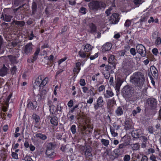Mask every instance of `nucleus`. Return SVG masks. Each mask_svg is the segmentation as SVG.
<instances>
[{
  "label": "nucleus",
  "mask_w": 161,
  "mask_h": 161,
  "mask_svg": "<svg viewBox=\"0 0 161 161\" xmlns=\"http://www.w3.org/2000/svg\"><path fill=\"white\" fill-rule=\"evenodd\" d=\"M12 96V94H10L8 96V97L6 98V100L5 101V103L6 105L8 106V102L11 98Z\"/></svg>",
  "instance_id": "c03bdc74"
},
{
  "label": "nucleus",
  "mask_w": 161,
  "mask_h": 161,
  "mask_svg": "<svg viewBox=\"0 0 161 161\" xmlns=\"http://www.w3.org/2000/svg\"><path fill=\"white\" fill-rule=\"evenodd\" d=\"M105 89V86L104 85H101L98 88V90L99 92H101L103 91Z\"/></svg>",
  "instance_id": "603ef678"
},
{
  "label": "nucleus",
  "mask_w": 161,
  "mask_h": 161,
  "mask_svg": "<svg viewBox=\"0 0 161 161\" xmlns=\"http://www.w3.org/2000/svg\"><path fill=\"white\" fill-rule=\"evenodd\" d=\"M124 110L123 107L119 106L115 110V114L118 116H121L123 114Z\"/></svg>",
  "instance_id": "f8f14e48"
},
{
  "label": "nucleus",
  "mask_w": 161,
  "mask_h": 161,
  "mask_svg": "<svg viewBox=\"0 0 161 161\" xmlns=\"http://www.w3.org/2000/svg\"><path fill=\"white\" fill-rule=\"evenodd\" d=\"M12 156L13 158L15 159H18V154L16 153L12 152Z\"/></svg>",
  "instance_id": "bf43d9fd"
},
{
  "label": "nucleus",
  "mask_w": 161,
  "mask_h": 161,
  "mask_svg": "<svg viewBox=\"0 0 161 161\" xmlns=\"http://www.w3.org/2000/svg\"><path fill=\"white\" fill-rule=\"evenodd\" d=\"M110 132L112 136L114 137H115L118 136V133L117 132H115L114 129L111 126H110Z\"/></svg>",
  "instance_id": "c9c22d12"
},
{
  "label": "nucleus",
  "mask_w": 161,
  "mask_h": 161,
  "mask_svg": "<svg viewBox=\"0 0 161 161\" xmlns=\"http://www.w3.org/2000/svg\"><path fill=\"white\" fill-rule=\"evenodd\" d=\"M37 7L36 3L35 2H33L32 5V14H35Z\"/></svg>",
  "instance_id": "c756f323"
},
{
  "label": "nucleus",
  "mask_w": 161,
  "mask_h": 161,
  "mask_svg": "<svg viewBox=\"0 0 161 161\" xmlns=\"http://www.w3.org/2000/svg\"><path fill=\"white\" fill-rule=\"evenodd\" d=\"M40 92L37 95L38 97L40 100L42 99H44L45 98V96L47 93V92L45 89H43L42 91H40Z\"/></svg>",
  "instance_id": "a211bd4d"
},
{
  "label": "nucleus",
  "mask_w": 161,
  "mask_h": 161,
  "mask_svg": "<svg viewBox=\"0 0 161 161\" xmlns=\"http://www.w3.org/2000/svg\"><path fill=\"white\" fill-rule=\"evenodd\" d=\"M140 161H148V158L147 156L145 155H142V157Z\"/></svg>",
  "instance_id": "5fc2aeb1"
},
{
  "label": "nucleus",
  "mask_w": 161,
  "mask_h": 161,
  "mask_svg": "<svg viewBox=\"0 0 161 161\" xmlns=\"http://www.w3.org/2000/svg\"><path fill=\"white\" fill-rule=\"evenodd\" d=\"M55 145L52 143H48L47 146L46 151L53 150L52 149L55 148Z\"/></svg>",
  "instance_id": "bb28decb"
},
{
  "label": "nucleus",
  "mask_w": 161,
  "mask_h": 161,
  "mask_svg": "<svg viewBox=\"0 0 161 161\" xmlns=\"http://www.w3.org/2000/svg\"><path fill=\"white\" fill-rule=\"evenodd\" d=\"M131 146L133 150H137L139 149V146L138 143L131 144Z\"/></svg>",
  "instance_id": "58836bf2"
},
{
  "label": "nucleus",
  "mask_w": 161,
  "mask_h": 161,
  "mask_svg": "<svg viewBox=\"0 0 161 161\" xmlns=\"http://www.w3.org/2000/svg\"><path fill=\"white\" fill-rule=\"evenodd\" d=\"M89 29L88 31L92 33L93 34L97 31V27L93 23H91L89 25Z\"/></svg>",
  "instance_id": "f3484780"
},
{
  "label": "nucleus",
  "mask_w": 161,
  "mask_h": 161,
  "mask_svg": "<svg viewBox=\"0 0 161 161\" xmlns=\"http://www.w3.org/2000/svg\"><path fill=\"white\" fill-rule=\"evenodd\" d=\"M98 56V54L97 53H96L93 56H91L90 57V58L91 60H92L96 58Z\"/></svg>",
  "instance_id": "338daca9"
},
{
  "label": "nucleus",
  "mask_w": 161,
  "mask_h": 161,
  "mask_svg": "<svg viewBox=\"0 0 161 161\" xmlns=\"http://www.w3.org/2000/svg\"><path fill=\"white\" fill-rule=\"evenodd\" d=\"M149 159L152 161H157L156 160V157L153 154L150 156Z\"/></svg>",
  "instance_id": "0e129e2a"
},
{
  "label": "nucleus",
  "mask_w": 161,
  "mask_h": 161,
  "mask_svg": "<svg viewBox=\"0 0 161 161\" xmlns=\"http://www.w3.org/2000/svg\"><path fill=\"white\" fill-rule=\"evenodd\" d=\"M119 19V15L117 13L112 14L110 19L111 23L112 24H116L118 23Z\"/></svg>",
  "instance_id": "1a4fd4ad"
},
{
  "label": "nucleus",
  "mask_w": 161,
  "mask_h": 161,
  "mask_svg": "<svg viewBox=\"0 0 161 161\" xmlns=\"http://www.w3.org/2000/svg\"><path fill=\"white\" fill-rule=\"evenodd\" d=\"M112 46V44L111 43H106L103 46L102 51L103 52H105L109 50L111 48Z\"/></svg>",
  "instance_id": "6ab92c4d"
},
{
  "label": "nucleus",
  "mask_w": 161,
  "mask_h": 161,
  "mask_svg": "<svg viewBox=\"0 0 161 161\" xmlns=\"http://www.w3.org/2000/svg\"><path fill=\"white\" fill-rule=\"evenodd\" d=\"M86 9L85 8L82 7L80 8L79 11L82 14H85L86 13Z\"/></svg>",
  "instance_id": "de8ad7c7"
},
{
  "label": "nucleus",
  "mask_w": 161,
  "mask_h": 161,
  "mask_svg": "<svg viewBox=\"0 0 161 161\" xmlns=\"http://www.w3.org/2000/svg\"><path fill=\"white\" fill-rule=\"evenodd\" d=\"M130 52L133 56L135 55L136 54V50L134 48H131L130 50Z\"/></svg>",
  "instance_id": "6e6d98bb"
},
{
  "label": "nucleus",
  "mask_w": 161,
  "mask_h": 161,
  "mask_svg": "<svg viewBox=\"0 0 161 161\" xmlns=\"http://www.w3.org/2000/svg\"><path fill=\"white\" fill-rule=\"evenodd\" d=\"M49 111L52 114H55V112H57L56 108L53 105H49Z\"/></svg>",
  "instance_id": "c85d7f7f"
},
{
  "label": "nucleus",
  "mask_w": 161,
  "mask_h": 161,
  "mask_svg": "<svg viewBox=\"0 0 161 161\" xmlns=\"http://www.w3.org/2000/svg\"><path fill=\"white\" fill-rule=\"evenodd\" d=\"M103 75H104V77L106 79H108L110 76V73L109 71H106L103 73Z\"/></svg>",
  "instance_id": "37998d69"
},
{
  "label": "nucleus",
  "mask_w": 161,
  "mask_h": 161,
  "mask_svg": "<svg viewBox=\"0 0 161 161\" xmlns=\"http://www.w3.org/2000/svg\"><path fill=\"white\" fill-rule=\"evenodd\" d=\"M112 9V8H110L109 9L106 10L105 13L107 14V16H108L110 14V11Z\"/></svg>",
  "instance_id": "052dcab7"
},
{
  "label": "nucleus",
  "mask_w": 161,
  "mask_h": 161,
  "mask_svg": "<svg viewBox=\"0 0 161 161\" xmlns=\"http://www.w3.org/2000/svg\"><path fill=\"white\" fill-rule=\"evenodd\" d=\"M79 54L80 57L83 58H85L87 56V53L81 51L79 52Z\"/></svg>",
  "instance_id": "a19ab883"
},
{
  "label": "nucleus",
  "mask_w": 161,
  "mask_h": 161,
  "mask_svg": "<svg viewBox=\"0 0 161 161\" xmlns=\"http://www.w3.org/2000/svg\"><path fill=\"white\" fill-rule=\"evenodd\" d=\"M16 70L17 68L15 66H14L12 67L10 69L11 74L13 75L15 74Z\"/></svg>",
  "instance_id": "a18cd8bd"
},
{
  "label": "nucleus",
  "mask_w": 161,
  "mask_h": 161,
  "mask_svg": "<svg viewBox=\"0 0 161 161\" xmlns=\"http://www.w3.org/2000/svg\"><path fill=\"white\" fill-rule=\"evenodd\" d=\"M48 81V79L47 77H46L44 78L42 76V81L41 83V88L42 87L43 88V87L47 84Z\"/></svg>",
  "instance_id": "cd10ccee"
},
{
  "label": "nucleus",
  "mask_w": 161,
  "mask_h": 161,
  "mask_svg": "<svg viewBox=\"0 0 161 161\" xmlns=\"http://www.w3.org/2000/svg\"><path fill=\"white\" fill-rule=\"evenodd\" d=\"M147 103L149 106L152 109H154L157 105V101L154 98H150L147 100Z\"/></svg>",
  "instance_id": "6e6552de"
},
{
  "label": "nucleus",
  "mask_w": 161,
  "mask_h": 161,
  "mask_svg": "<svg viewBox=\"0 0 161 161\" xmlns=\"http://www.w3.org/2000/svg\"><path fill=\"white\" fill-rule=\"evenodd\" d=\"M133 155L137 159H140L143 155L141 154L133 153Z\"/></svg>",
  "instance_id": "864d4df0"
},
{
  "label": "nucleus",
  "mask_w": 161,
  "mask_h": 161,
  "mask_svg": "<svg viewBox=\"0 0 161 161\" xmlns=\"http://www.w3.org/2000/svg\"><path fill=\"white\" fill-rule=\"evenodd\" d=\"M81 149L82 150V153L84 154L86 159L88 160L92 159V148L90 146H87L82 147Z\"/></svg>",
  "instance_id": "20e7f679"
},
{
  "label": "nucleus",
  "mask_w": 161,
  "mask_h": 161,
  "mask_svg": "<svg viewBox=\"0 0 161 161\" xmlns=\"http://www.w3.org/2000/svg\"><path fill=\"white\" fill-rule=\"evenodd\" d=\"M130 81L138 90H140L144 83V75L141 72H136L130 77Z\"/></svg>",
  "instance_id": "f257e3e1"
},
{
  "label": "nucleus",
  "mask_w": 161,
  "mask_h": 161,
  "mask_svg": "<svg viewBox=\"0 0 161 161\" xmlns=\"http://www.w3.org/2000/svg\"><path fill=\"white\" fill-rule=\"evenodd\" d=\"M40 52V49L39 48H37L35 52L34 53V56H33V58L35 59H36L38 55Z\"/></svg>",
  "instance_id": "ea45409f"
},
{
  "label": "nucleus",
  "mask_w": 161,
  "mask_h": 161,
  "mask_svg": "<svg viewBox=\"0 0 161 161\" xmlns=\"http://www.w3.org/2000/svg\"><path fill=\"white\" fill-rule=\"evenodd\" d=\"M42 75L39 76L36 80L34 83L35 85H34L33 88L36 89V87H39L41 89V83L42 81Z\"/></svg>",
  "instance_id": "9d476101"
},
{
  "label": "nucleus",
  "mask_w": 161,
  "mask_h": 161,
  "mask_svg": "<svg viewBox=\"0 0 161 161\" xmlns=\"http://www.w3.org/2000/svg\"><path fill=\"white\" fill-rule=\"evenodd\" d=\"M101 142L102 144L106 147L108 146L109 143V141L108 140L102 139L101 140Z\"/></svg>",
  "instance_id": "4c0bfd02"
},
{
  "label": "nucleus",
  "mask_w": 161,
  "mask_h": 161,
  "mask_svg": "<svg viewBox=\"0 0 161 161\" xmlns=\"http://www.w3.org/2000/svg\"><path fill=\"white\" fill-rule=\"evenodd\" d=\"M80 84L82 86H85L86 85V83L84 79H80Z\"/></svg>",
  "instance_id": "680f3d73"
},
{
  "label": "nucleus",
  "mask_w": 161,
  "mask_h": 161,
  "mask_svg": "<svg viewBox=\"0 0 161 161\" xmlns=\"http://www.w3.org/2000/svg\"><path fill=\"white\" fill-rule=\"evenodd\" d=\"M161 43V39L159 37H158L156 39L155 41V43L158 45H159Z\"/></svg>",
  "instance_id": "09e8293b"
},
{
  "label": "nucleus",
  "mask_w": 161,
  "mask_h": 161,
  "mask_svg": "<svg viewBox=\"0 0 161 161\" xmlns=\"http://www.w3.org/2000/svg\"><path fill=\"white\" fill-rule=\"evenodd\" d=\"M58 118L56 117L53 116L51 119V124L54 126H57L58 125Z\"/></svg>",
  "instance_id": "393cba45"
},
{
  "label": "nucleus",
  "mask_w": 161,
  "mask_h": 161,
  "mask_svg": "<svg viewBox=\"0 0 161 161\" xmlns=\"http://www.w3.org/2000/svg\"><path fill=\"white\" fill-rule=\"evenodd\" d=\"M114 95V94L112 91L110 90H107L104 93V96L105 98H109L112 97Z\"/></svg>",
  "instance_id": "4be33fe9"
},
{
  "label": "nucleus",
  "mask_w": 161,
  "mask_h": 161,
  "mask_svg": "<svg viewBox=\"0 0 161 161\" xmlns=\"http://www.w3.org/2000/svg\"><path fill=\"white\" fill-rule=\"evenodd\" d=\"M135 92L134 88L130 86H126L122 89V93L124 97L129 98L132 97Z\"/></svg>",
  "instance_id": "7ed1b4c3"
},
{
  "label": "nucleus",
  "mask_w": 161,
  "mask_h": 161,
  "mask_svg": "<svg viewBox=\"0 0 161 161\" xmlns=\"http://www.w3.org/2000/svg\"><path fill=\"white\" fill-rule=\"evenodd\" d=\"M116 59L114 55H111L108 59V62L109 64H111L113 67L114 69L116 65L115 64Z\"/></svg>",
  "instance_id": "dca6fc26"
},
{
  "label": "nucleus",
  "mask_w": 161,
  "mask_h": 161,
  "mask_svg": "<svg viewBox=\"0 0 161 161\" xmlns=\"http://www.w3.org/2000/svg\"><path fill=\"white\" fill-rule=\"evenodd\" d=\"M12 18V16L5 14L4 15L2 14L1 18L2 19H3L5 21L10 22Z\"/></svg>",
  "instance_id": "5701e85b"
},
{
  "label": "nucleus",
  "mask_w": 161,
  "mask_h": 161,
  "mask_svg": "<svg viewBox=\"0 0 161 161\" xmlns=\"http://www.w3.org/2000/svg\"><path fill=\"white\" fill-rule=\"evenodd\" d=\"M123 81L120 80H117L115 86V89L118 92L120 90V86L122 85Z\"/></svg>",
  "instance_id": "a878e982"
},
{
  "label": "nucleus",
  "mask_w": 161,
  "mask_h": 161,
  "mask_svg": "<svg viewBox=\"0 0 161 161\" xmlns=\"http://www.w3.org/2000/svg\"><path fill=\"white\" fill-rule=\"evenodd\" d=\"M70 130L73 134H75L76 133V125H72L70 128Z\"/></svg>",
  "instance_id": "79ce46f5"
},
{
  "label": "nucleus",
  "mask_w": 161,
  "mask_h": 161,
  "mask_svg": "<svg viewBox=\"0 0 161 161\" xmlns=\"http://www.w3.org/2000/svg\"><path fill=\"white\" fill-rule=\"evenodd\" d=\"M37 105V103L36 101L33 102L30 101L27 105V107L31 109L34 110L36 108Z\"/></svg>",
  "instance_id": "ddd939ff"
},
{
  "label": "nucleus",
  "mask_w": 161,
  "mask_h": 161,
  "mask_svg": "<svg viewBox=\"0 0 161 161\" xmlns=\"http://www.w3.org/2000/svg\"><path fill=\"white\" fill-rule=\"evenodd\" d=\"M125 127L126 130H131L134 128V126L132 125L131 122L129 120L125 121Z\"/></svg>",
  "instance_id": "4468645a"
},
{
  "label": "nucleus",
  "mask_w": 161,
  "mask_h": 161,
  "mask_svg": "<svg viewBox=\"0 0 161 161\" xmlns=\"http://www.w3.org/2000/svg\"><path fill=\"white\" fill-rule=\"evenodd\" d=\"M7 68L3 64V67L0 69V76H3L7 74Z\"/></svg>",
  "instance_id": "412c9836"
},
{
  "label": "nucleus",
  "mask_w": 161,
  "mask_h": 161,
  "mask_svg": "<svg viewBox=\"0 0 161 161\" xmlns=\"http://www.w3.org/2000/svg\"><path fill=\"white\" fill-rule=\"evenodd\" d=\"M130 158V155L126 154L125 155L124 158V161H129Z\"/></svg>",
  "instance_id": "49530a36"
},
{
  "label": "nucleus",
  "mask_w": 161,
  "mask_h": 161,
  "mask_svg": "<svg viewBox=\"0 0 161 161\" xmlns=\"http://www.w3.org/2000/svg\"><path fill=\"white\" fill-rule=\"evenodd\" d=\"M24 160L25 161H33L31 157L28 155H26L25 157H24Z\"/></svg>",
  "instance_id": "8fccbe9b"
},
{
  "label": "nucleus",
  "mask_w": 161,
  "mask_h": 161,
  "mask_svg": "<svg viewBox=\"0 0 161 161\" xmlns=\"http://www.w3.org/2000/svg\"><path fill=\"white\" fill-rule=\"evenodd\" d=\"M139 138L141 140H142L143 142H145L147 140V137L145 136H140Z\"/></svg>",
  "instance_id": "e2e57ef3"
},
{
  "label": "nucleus",
  "mask_w": 161,
  "mask_h": 161,
  "mask_svg": "<svg viewBox=\"0 0 161 161\" xmlns=\"http://www.w3.org/2000/svg\"><path fill=\"white\" fill-rule=\"evenodd\" d=\"M32 44L31 42L27 43L24 47L23 50V55H27L30 54L32 50Z\"/></svg>",
  "instance_id": "0eeeda50"
},
{
  "label": "nucleus",
  "mask_w": 161,
  "mask_h": 161,
  "mask_svg": "<svg viewBox=\"0 0 161 161\" xmlns=\"http://www.w3.org/2000/svg\"><path fill=\"white\" fill-rule=\"evenodd\" d=\"M116 104V102L114 98L108 99L107 103V108L108 109L111 108Z\"/></svg>",
  "instance_id": "2eb2a0df"
},
{
  "label": "nucleus",
  "mask_w": 161,
  "mask_h": 161,
  "mask_svg": "<svg viewBox=\"0 0 161 161\" xmlns=\"http://www.w3.org/2000/svg\"><path fill=\"white\" fill-rule=\"evenodd\" d=\"M136 51L142 57L146 56V51L145 47L142 44H138L136 47Z\"/></svg>",
  "instance_id": "39448f33"
},
{
  "label": "nucleus",
  "mask_w": 161,
  "mask_h": 161,
  "mask_svg": "<svg viewBox=\"0 0 161 161\" xmlns=\"http://www.w3.org/2000/svg\"><path fill=\"white\" fill-rule=\"evenodd\" d=\"M131 24V22L130 20H127L125 24V27H128Z\"/></svg>",
  "instance_id": "3c124183"
},
{
  "label": "nucleus",
  "mask_w": 161,
  "mask_h": 161,
  "mask_svg": "<svg viewBox=\"0 0 161 161\" xmlns=\"http://www.w3.org/2000/svg\"><path fill=\"white\" fill-rule=\"evenodd\" d=\"M73 104V101L72 100H70L68 103V106L69 108L72 107Z\"/></svg>",
  "instance_id": "4d7b16f0"
},
{
  "label": "nucleus",
  "mask_w": 161,
  "mask_h": 161,
  "mask_svg": "<svg viewBox=\"0 0 161 161\" xmlns=\"http://www.w3.org/2000/svg\"><path fill=\"white\" fill-rule=\"evenodd\" d=\"M36 137L39 138L42 140H45L47 139V136L44 135L42 134L41 133H37L36 134Z\"/></svg>",
  "instance_id": "b1692460"
},
{
  "label": "nucleus",
  "mask_w": 161,
  "mask_h": 161,
  "mask_svg": "<svg viewBox=\"0 0 161 161\" xmlns=\"http://www.w3.org/2000/svg\"><path fill=\"white\" fill-rule=\"evenodd\" d=\"M92 47L89 44H86L84 47V50L85 52H88L92 49Z\"/></svg>",
  "instance_id": "2f4dec72"
},
{
  "label": "nucleus",
  "mask_w": 161,
  "mask_h": 161,
  "mask_svg": "<svg viewBox=\"0 0 161 161\" xmlns=\"http://www.w3.org/2000/svg\"><path fill=\"white\" fill-rule=\"evenodd\" d=\"M89 8L92 10L97 11L106 7L105 3L103 2L97 0H93L88 4Z\"/></svg>",
  "instance_id": "f03ea898"
},
{
  "label": "nucleus",
  "mask_w": 161,
  "mask_h": 161,
  "mask_svg": "<svg viewBox=\"0 0 161 161\" xmlns=\"http://www.w3.org/2000/svg\"><path fill=\"white\" fill-rule=\"evenodd\" d=\"M46 157L50 158H53L56 156V153L54 150L46 151Z\"/></svg>",
  "instance_id": "9b49d317"
},
{
  "label": "nucleus",
  "mask_w": 161,
  "mask_h": 161,
  "mask_svg": "<svg viewBox=\"0 0 161 161\" xmlns=\"http://www.w3.org/2000/svg\"><path fill=\"white\" fill-rule=\"evenodd\" d=\"M152 69L153 70V71H152V74L153 75V76L154 77H157L158 76V74H157L158 70L155 67H152Z\"/></svg>",
  "instance_id": "e433bc0d"
},
{
  "label": "nucleus",
  "mask_w": 161,
  "mask_h": 161,
  "mask_svg": "<svg viewBox=\"0 0 161 161\" xmlns=\"http://www.w3.org/2000/svg\"><path fill=\"white\" fill-rule=\"evenodd\" d=\"M153 53L155 55H157L158 53V50L156 48H153L152 51Z\"/></svg>",
  "instance_id": "69168bd1"
},
{
  "label": "nucleus",
  "mask_w": 161,
  "mask_h": 161,
  "mask_svg": "<svg viewBox=\"0 0 161 161\" xmlns=\"http://www.w3.org/2000/svg\"><path fill=\"white\" fill-rule=\"evenodd\" d=\"M140 131L139 130H132L131 133L132 136L135 138H139Z\"/></svg>",
  "instance_id": "aec40b11"
},
{
  "label": "nucleus",
  "mask_w": 161,
  "mask_h": 161,
  "mask_svg": "<svg viewBox=\"0 0 161 161\" xmlns=\"http://www.w3.org/2000/svg\"><path fill=\"white\" fill-rule=\"evenodd\" d=\"M132 2L134 3V4L137 7H138L142 3V0H131Z\"/></svg>",
  "instance_id": "72a5a7b5"
},
{
  "label": "nucleus",
  "mask_w": 161,
  "mask_h": 161,
  "mask_svg": "<svg viewBox=\"0 0 161 161\" xmlns=\"http://www.w3.org/2000/svg\"><path fill=\"white\" fill-rule=\"evenodd\" d=\"M104 101L103 97L100 96L97 100V102L94 103V107L95 110H97L100 108L102 107L104 104Z\"/></svg>",
  "instance_id": "423d86ee"
},
{
  "label": "nucleus",
  "mask_w": 161,
  "mask_h": 161,
  "mask_svg": "<svg viewBox=\"0 0 161 161\" xmlns=\"http://www.w3.org/2000/svg\"><path fill=\"white\" fill-rule=\"evenodd\" d=\"M32 118L36 123L40 121V118L39 116L35 114H33Z\"/></svg>",
  "instance_id": "473e14b6"
},
{
  "label": "nucleus",
  "mask_w": 161,
  "mask_h": 161,
  "mask_svg": "<svg viewBox=\"0 0 161 161\" xmlns=\"http://www.w3.org/2000/svg\"><path fill=\"white\" fill-rule=\"evenodd\" d=\"M79 106V105L78 104H77L76 105H75V106H74L70 110V112H71V113H73V112L75 109L77 108Z\"/></svg>",
  "instance_id": "774afa93"
},
{
  "label": "nucleus",
  "mask_w": 161,
  "mask_h": 161,
  "mask_svg": "<svg viewBox=\"0 0 161 161\" xmlns=\"http://www.w3.org/2000/svg\"><path fill=\"white\" fill-rule=\"evenodd\" d=\"M125 50H122L119 52V55L120 56H123L125 53Z\"/></svg>",
  "instance_id": "13d9d810"
},
{
  "label": "nucleus",
  "mask_w": 161,
  "mask_h": 161,
  "mask_svg": "<svg viewBox=\"0 0 161 161\" xmlns=\"http://www.w3.org/2000/svg\"><path fill=\"white\" fill-rule=\"evenodd\" d=\"M14 23L15 25H17L20 27H22L24 26L25 24V23L24 21H19L14 20Z\"/></svg>",
  "instance_id": "7c9ffc66"
},
{
  "label": "nucleus",
  "mask_w": 161,
  "mask_h": 161,
  "mask_svg": "<svg viewBox=\"0 0 161 161\" xmlns=\"http://www.w3.org/2000/svg\"><path fill=\"white\" fill-rule=\"evenodd\" d=\"M119 152L120 150L119 148L115 149L113 151V153L115 154V155L114 156V158H117L120 155V154L119 153Z\"/></svg>",
  "instance_id": "f704fd0d"
}]
</instances>
